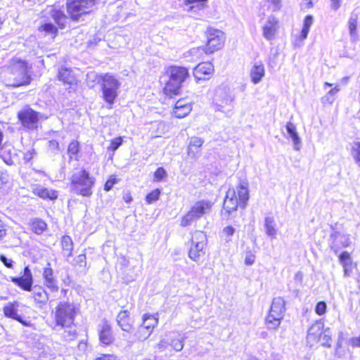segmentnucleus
I'll return each instance as SVG.
<instances>
[{
	"instance_id": "1",
	"label": "nucleus",
	"mask_w": 360,
	"mask_h": 360,
	"mask_svg": "<svg viewBox=\"0 0 360 360\" xmlns=\"http://www.w3.org/2000/svg\"><path fill=\"white\" fill-rule=\"evenodd\" d=\"M95 184V178L90 176L85 169L74 173L71 176V189L77 195L89 197L92 194V187Z\"/></svg>"
},
{
	"instance_id": "2",
	"label": "nucleus",
	"mask_w": 360,
	"mask_h": 360,
	"mask_svg": "<svg viewBox=\"0 0 360 360\" xmlns=\"http://www.w3.org/2000/svg\"><path fill=\"white\" fill-rule=\"evenodd\" d=\"M167 73L169 79L164 88V93L172 97V95L179 94L182 83L188 76V72L186 68L172 66Z\"/></svg>"
},
{
	"instance_id": "3",
	"label": "nucleus",
	"mask_w": 360,
	"mask_h": 360,
	"mask_svg": "<svg viewBox=\"0 0 360 360\" xmlns=\"http://www.w3.org/2000/svg\"><path fill=\"white\" fill-rule=\"evenodd\" d=\"M235 96L229 87L220 86L216 88L213 96V104L216 111L226 113L231 112Z\"/></svg>"
},
{
	"instance_id": "4",
	"label": "nucleus",
	"mask_w": 360,
	"mask_h": 360,
	"mask_svg": "<svg viewBox=\"0 0 360 360\" xmlns=\"http://www.w3.org/2000/svg\"><path fill=\"white\" fill-rule=\"evenodd\" d=\"M77 309L73 303L60 302L54 312L56 323L61 327H70L75 321Z\"/></svg>"
},
{
	"instance_id": "5",
	"label": "nucleus",
	"mask_w": 360,
	"mask_h": 360,
	"mask_svg": "<svg viewBox=\"0 0 360 360\" xmlns=\"http://www.w3.org/2000/svg\"><path fill=\"white\" fill-rule=\"evenodd\" d=\"M213 203L207 200H202L196 202L191 210L181 219L180 225L183 227L190 226L192 222L197 221L204 214L211 211Z\"/></svg>"
},
{
	"instance_id": "6",
	"label": "nucleus",
	"mask_w": 360,
	"mask_h": 360,
	"mask_svg": "<svg viewBox=\"0 0 360 360\" xmlns=\"http://www.w3.org/2000/svg\"><path fill=\"white\" fill-rule=\"evenodd\" d=\"M285 302L283 297L274 298L269 315L266 318V324L268 329L276 330L279 327L285 314Z\"/></svg>"
},
{
	"instance_id": "7",
	"label": "nucleus",
	"mask_w": 360,
	"mask_h": 360,
	"mask_svg": "<svg viewBox=\"0 0 360 360\" xmlns=\"http://www.w3.org/2000/svg\"><path fill=\"white\" fill-rule=\"evenodd\" d=\"M207 44L205 47H198L193 49V52L195 50L202 51L206 54H212L214 52L221 49L224 42V34L219 30L208 28L207 32Z\"/></svg>"
},
{
	"instance_id": "8",
	"label": "nucleus",
	"mask_w": 360,
	"mask_h": 360,
	"mask_svg": "<svg viewBox=\"0 0 360 360\" xmlns=\"http://www.w3.org/2000/svg\"><path fill=\"white\" fill-rule=\"evenodd\" d=\"M101 89L103 99L109 104H112L117 96L120 82L112 75L105 74L101 77Z\"/></svg>"
},
{
	"instance_id": "9",
	"label": "nucleus",
	"mask_w": 360,
	"mask_h": 360,
	"mask_svg": "<svg viewBox=\"0 0 360 360\" xmlns=\"http://www.w3.org/2000/svg\"><path fill=\"white\" fill-rule=\"evenodd\" d=\"M94 5V0H68L67 12L72 20L77 21L83 15L88 13Z\"/></svg>"
},
{
	"instance_id": "10",
	"label": "nucleus",
	"mask_w": 360,
	"mask_h": 360,
	"mask_svg": "<svg viewBox=\"0 0 360 360\" xmlns=\"http://www.w3.org/2000/svg\"><path fill=\"white\" fill-rule=\"evenodd\" d=\"M30 81L31 77L27 74L26 63L23 61H19L15 63L12 68L9 85L13 87H18L29 84Z\"/></svg>"
},
{
	"instance_id": "11",
	"label": "nucleus",
	"mask_w": 360,
	"mask_h": 360,
	"mask_svg": "<svg viewBox=\"0 0 360 360\" xmlns=\"http://www.w3.org/2000/svg\"><path fill=\"white\" fill-rule=\"evenodd\" d=\"M206 234L201 231H195L192 236L191 246L188 252V257L192 260L197 262L200 257L203 256L206 245Z\"/></svg>"
},
{
	"instance_id": "12",
	"label": "nucleus",
	"mask_w": 360,
	"mask_h": 360,
	"mask_svg": "<svg viewBox=\"0 0 360 360\" xmlns=\"http://www.w3.org/2000/svg\"><path fill=\"white\" fill-rule=\"evenodd\" d=\"M18 117L24 127L29 129L37 128L39 112L31 108L27 107L19 111Z\"/></svg>"
},
{
	"instance_id": "13",
	"label": "nucleus",
	"mask_w": 360,
	"mask_h": 360,
	"mask_svg": "<svg viewBox=\"0 0 360 360\" xmlns=\"http://www.w3.org/2000/svg\"><path fill=\"white\" fill-rule=\"evenodd\" d=\"M238 206H239V202L236 196V190L233 188H230L227 191L224 200L223 208L225 212L221 213L222 216L228 219L231 213L237 210Z\"/></svg>"
},
{
	"instance_id": "14",
	"label": "nucleus",
	"mask_w": 360,
	"mask_h": 360,
	"mask_svg": "<svg viewBox=\"0 0 360 360\" xmlns=\"http://www.w3.org/2000/svg\"><path fill=\"white\" fill-rule=\"evenodd\" d=\"M11 281L17 286L25 291L30 292L32 289L33 276L29 266L24 268L23 275L19 277H11Z\"/></svg>"
},
{
	"instance_id": "15",
	"label": "nucleus",
	"mask_w": 360,
	"mask_h": 360,
	"mask_svg": "<svg viewBox=\"0 0 360 360\" xmlns=\"http://www.w3.org/2000/svg\"><path fill=\"white\" fill-rule=\"evenodd\" d=\"M330 248L335 254L340 251L341 248H347L351 244L349 236L338 231L330 235Z\"/></svg>"
},
{
	"instance_id": "16",
	"label": "nucleus",
	"mask_w": 360,
	"mask_h": 360,
	"mask_svg": "<svg viewBox=\"0 0 360 360\" xmlns=\"http://www.w3.org/2000/svg\"><path fill=\"white\" fill-rule=\"evenodd\" d=\"M278 29V20L273 15L268 17L266 21L262 26L263 37L271 41L274 39Z\"/></svg>"
},
{
	"instance_id": "17",
	"label": "nucleus",
	"mask_w": 360,
	"mask_h": 360,
	"mask_svg": "<svg viewBox=\"0 0 360 360\" xmlns=\"http://www.w3.org/2000/svg\"><path fill=\"white\" fill-rule=\"evenodd\" d=\"M324 326V322L322 319L315 321L309 328L307 334V342L311 343L318 342L320 340Z\"/></svg>"
},
{
	"instance_id": "18",
	"label": "nucleus",
	"mask_w": 360,
	"mask_h": 360,
	"mask_svg": "<svg viewBox=\"0 0 360 360\" xmlns=\"http://www.w3.org/2000/svg\"><path fill=\"white\" fill-rule=\"evenodd\" d=\"M20 304L17 301L8 302L3 308L4 314L5 316L13 319L24 326H27L28 323L22 319L21 316L18 314V308Z\"/></svg>"
},
{
	"instance_id": "19",
	"label": "nucleus",
	"mask_w": 360,
	"mask_h": 360,
	"mask_svg": "<svg viewBox=\"0 0 360 360\" xmlns=\"http://www.w3.org/2000/svg\"><path fill=\"white\" fill-rule=\"evenodd\" d=\"M214 72V66L210 62L199 63L193 70V75L197 80L206 79V76L211 75Z\"/></svg>"
},
{
	"instance_id": "20",
	"label": "nucleus",
	"mask_w": 360,
	"mask_h": 360,
	"mask_svg": "<svg viewBox=\"0 0 360 360\" xmlns=\"http://www.w3.org/2000/svg\"><path fill=\"white\" fill-rule=\"evenodd\" d=\"M99 340L100 342L105 345L111 344L113 341V335L110 325L107 321H103L101 324L99 325Z\"/></svg>"
},
{
	"instance_id": "21",
	"label": "nucleus",
	"mask_w": 360,
	"mask_h": 360,
	"mask_svg": "<svg viewBox=\"0 0 360 360\" xmlns=\"http://www.w3.org/2000/svg\"><path fill=\"white\" fill-rule=\"evenodd\" d=\"M265 75L264 65L261 61L254 63L250 69V76L253 84L259 83Z\"/></svg>"
},
{
	"instance_id": "22",
	"label": "nucleus",
	"mask_w": 360,
	"mask_h": 360,
	"mask_svg": "<svg viewBox=\"0 0 360 360\" xmlns=\"http://www.w3.org/2000/svg\"><path fill=\"white\" fill-rule=\"evenodd\" d=\"M236 196L239 202V207L245 208L249 200L248 184L245 181H241L237 187Z\"/></svg>"
},
{
	"instance_id": "23",
	"label": "nucleus",
	"mask_w": 360,
	"mask_h": 360,
	"mask_svg": "<svg viewBox=\"0 0 360 360\" xmlns=\"http://www.w3.org/2000/svg\"><path fill=\"white\" fill-rule=\"evenodd\" d=\"M43 278L44 285L49 288L51 292H57L58 290V285L57 281L53 277V269L50 267H46L43 271Z\"/></svg>"
},
{
	"instance_id": "24",
	"label": "nucleus",
	"mask_w": 360,
	"mask_h": 360,
	"mask_svg": "<svg viewBox=\"0 0 360 360\" xmlns=\"http://www.w3.org/2000/svg\"><path fill=\"white\" fill-rule=\"evenodd\" d=\"M203 143L204 140L200 137H191L190 139L187 150L188 155L191 158H197Z\"/></svg>"
},
{
	"instance_id": "25",
	"label": "nucleus",
	"mask_w": 360,
	"mask_h": 360,
	"mask_svg": "<svg viewBox=\"0 0 360 360\" xmlns=\"http://www.w3.org/2000/svg\"><path fill=\"white\" fill-rule=\"evenodd\" d=\"M191 105L185 99H180L175 103L174 115L178 118L186 117L191 111Z\"/></svg>"
},
{
	"instance_id": "26",
	"label": "nucleus",
	"mask_w": 360,
	"mask_h": 360,
	"mask_svg": "<svg viewBox=\"0 0 360 360\" xmlns=\"http://www.w3.org/2000/svg\"><path fill=\"white\" fill-rule=\"evenodd\" d=\"M32 193L42 199L56 200L58 198V192L55 190L48 189L40 185L33 188Z\"/></svg>"
},
{
	"instance_id": "27",
	"label": "nucleus",
	"mask_w": 360,
	"mask_h": 360,
	"mask_svg": "<svg viewBox=\"0 0 360 360\" xmlns=\"http://www.w3.org/2000/svg\"><path fill=\"white\" fill-rule=\"evenodd\" d=\"M58 79L67 84H74L77 82V79L71 69L68 68H60L58 72Z\"/></svg>"
},
{
	"instance_id": "28",
	"label": "nucleus",
	"mask_w": 360,
	"mask_h": 360,
	"mask_svg": "<svg viewBox=\"0 0 360 360\" xmlns=\"http://www.w3.org/2000/svg\"><path fill=\"white\" fill-rule=\"evenodd\" d=\"M118 326L125 332H131L132 325L129 322V314L127 310L121 311L117 316Z\"/></svg>"
},
{
	"instance_id": "29",
	"label": "nucleus",
	"mask_w": 360,
	"mask_h": 360,
	"mask_svg": "<svg viewBox=\"0 0 360 360\" xmlns=\"http://www.w3.org/2000/svg\"><path fill=\"white\" fill-rule=\"evenodd\" d=\"M286 130L293 142L294 149L295 150H300L301 148V139L297 134L295 124L291 122H288L286 124Z\"/></svg>"
},
{
	"instance_id": "30",
	"label": "nucleus",
	"mask_w": 360,
	"mask_h": 360,
	"mask_svg": "<svg viewBox=\"0 0 360 360\" xmlns=\"http://www.w3.org/2000/svg\"><path fill=\"white\" fill-rule=\"evenodd\" d=\"M32 290L33 291V297L37 302L42 304L47 302L49 300V295L42 287L35 285Z\"/></svg>"
},
{
	"instance_id": "31",
	"label": "nucleus",
	"mask_w": 360,
	"mask_h": 360,
	"mask_svg": "<svg viewBox=\"0 0 360 360\" xmlns=\"http://www.w3.org/2000/svg\"><path fill=\"white\" fill-rule=\"evenodd\" d=\"M264 228L267 236L272 238H275L277 231L276 229L275 219L273 217L266 216L264 218Z\"/></svg>"
},
{
	"instance_id": "32",
	"label": "nucleus",
	"mask_w": 360,
	"mask_h": 360,
	"mask_svg": "<svg viewBox=\"0 0 360 360\" xmlns=\"http://www.w3.org/2000/svg\"><path fill=\"white\" fill-rule=\"evenodd\" d=\"M61 245L64 255L67 257H71L73 250V242L70 236H64L61 239Z\"/></svg>"
},
{
	"instance_id": "33",
	"label": "nucleus",
	"mask_w": 360,
	"mask_h": 360,
	"mask_svg": "<svg viewBox=\"0 0 360 360\" xmlns=\"http://www.w3.org/2000/svg\"><path fill=\"white\" fill-rule=\"evenodd\" d=\"M80 150V145L77 141H71L68 147V154L69 159L77 160V154Z\"/></svg>"
},
{
	"instance_id": "34",
	"label": "nucleus",
	"mask_w": 360,
	"mask_h": 360,
	"mask_svg": "<svg viewBox=\"0 0 360 360\" xmlns=\"http://www.w3.org/2000/svg\"><path fill=\"white\" fill-rule=\"evenodd\" d=\"M38 30L44 32L45 34L51 35L52 38H55L58 33L57 27L51 22H46L39 27Z\"/></svg>"
},
{
	"instance_id": "35",
	"label": "nucleus",
	"mask_w": 360,
	"mask_h": 360,
	"mask_svg": "<svg viewBox=\"0 0 360 360\" xmlns=\"http://www.w3.org/2000/svg\"><path fill=\"white\" fill-rule=\"evenodd\" d=\"M158 319L153 315L150 314H144L143 316V323L142 326H144L150 332H153L155 326L158 325Z\"/></svg>"
},
{
	"instance_id": "36",
	"label": "nucleus",
	"mask_w": 360,
	"mask_h": 360,
	"mask_svg": "<svg viewBox=\"0 0 360 360\" xmlns=\"http://www.w3.org/2000/svg\"><path fill=\"white\" fill-rule=\"evenodd\" d=\"M349 34L352 41L357 39L356 27H357V15L352 14L348 22Z\"/></svg>"
},
{
	"instance_id": "37",
	"label": "nucleus",
	"mask_w": 360,
	"mask_h": 360,
	"mask_svg": "<svg viewBox=\"0 0 360 360\" xmlns=\"http://www.w3.org/2000/svg\"><path fill=\"white\" fill-rule=\"evenodd\" d=\"M32 231L36 234L40 235L44 233V231L47 228L46 223L39 219H34L31 224Z\"/></svg>"
},
{
	"instance_id": "38",
	"label": "nucleus",
	"mask_w": 360,
	"mask_h": 360,
	"mask_svg": "<svg viewBox=\"0 0 360 360\" xmlns=\"http://www.w3.org/2000/svg\"><path fill=\"white\" fill-rule=\"evenodd\" d=\"M52 18L54 19L56 23L61 28L65 27L67 16L60 11H53L51 13Z\"/></svg>"
},
{
	"instance_id": "39",
	"label": "nucleus",
	"mask_w": 360,
	"mask_h": 360,
	"mask_svg": "<svg viewBox=\"0 0 360 360\" xmlns=\"http://www.w3.org/2000/svg\"><path fill=\"white\" fill-rule=\"evenodd\" d=\"M313 17L307 15L304 20L303 27L301 31L300 39L304 40L307 37L311 26L313 24Z\"/></svg>"
},
{
	"instance_id": "40",
	"label": "nucleus",
	"mask_w": 360,
	"mask_h": 360,
	"mask_svg": "<svg viewBox=\"0 0 360 360\" xmlns=\"http://www.w3.org/2000/svg\"><path fill=\"white\" fill-rule=\"evenodd\" d=\"M331 336L332 332L330 329L329 328H326L323 330L319 342H320L323 346L330 347L331 346L332 341Z\"/></svg>"
},
{
	"instance_id": "41",
	"label": "nucleus",
	"mask_w": 360,
	"mask_h": 360,
	"mask_svg": "<svg viewBox=\"0 0 360 360\" xmlns=\"http://www.w3.org/2000/svg\"><path fill=\"white\" fill-rule=\"evenodd\" d=\"M152 333L148 328L144 327V326L141 325L136 332L134 334V337L139 341H143L146 340Z\"/></svg>"
},
{
	"instance_id": "42",
	"label": "nucleus",
	"mask_w": 360,
	"mask_h": 360,
	"mask_svg": "<svg viewBox=\"0 0 360 360\" xmlns=\"http://www.w3.org/2000/svg\"><path fill=\"white\" fill-rule=\"evenodd\" d=\"M184 338L183 337H180V335H178L176 337L175 336V338L171 340L170 345L174 350L179 352L184 348Z\"/></svg>"
},
{
	"instance_id": "43",
	"label": "nucleus",
	"mask_w": 360,
	"mask_h": 360,
	"mask_svg": "<svg viewBox=\"0 0 360 360\" xmlns=\"http://www.w3.org/2000/svg\"><path fill=\"white\" fill-rule=\"evenodd\" d=\"M160 193L161 191L158 188L152 191L146 195V200L147 203L151 204L153 202L158 200L159 199Z\"/></svg>"
},
{
	"instance_id": "44",
	"label": "nucleus",
	"mask_w": 360,
	"mask_h": 360,
	"mask_svg": "<svg viewBox=\"0 0 360 360\" xmlns=\"http://www.w3.org/2000/svg\"><path fill=\"white\" fill-rule=\"evenodd\" d=\"M167 174L165 169L163 167H160L154 173V181H161L164 178L167 176Z\"/></svg>"
},
{
	"instance_id": "45",
	"label": "nucleus",
	"mask_w": 360,
	"mask_h": 360,
	"mask_svg": "<svg viewBox=\"0 0 360 360\" xmlns=\"http://www.w3.org/2000/svg\"><path fill=\"white\" fill-rule=\"evenodd\" d=\"M327 309V304L324 301L319 302L315 307V312L319 316H322L326 314Z\"/></svg>"
},
{
	"instance_id": "46",
	"label": "nucleus",
	"mask_w": 360,
	"mask_h": 360,
	"mask_svg": "<svg viewBox=\"0 0 360 360\" xmlns=\"http://www.w3.org/2000/svg\"><path fill=\"white\" fill-rule=\"evenodd\" d=\"M122 138L120 136L113 139L111 140L108 150L115 151L122 144Z\"/></svg>"
},
{
	"instance_id": "47",
	"label": "nucleus",
	"mask_w": 360,
	"mask_h": 360,
	"mask_svg": "<svg viewBox=\"0 0 360 360\" xmlns=\"http://www.w3.org/2000/svg\"><path fill=\"white\" fill-rule=\"evenodd\" d=\"M48 148L53 154L58 153L60 150V146L57 141L51 140L48 142Z\"/></svg>"
},
{
	"instance_id": "48",
	"label": "nucleus",
	"mask_w": 360,
	"mask_h": 360,
	"mask_svg": "<svg viewBox=\"0 0 360 360\" xmlns=\"http://www.w3.org/2000/svg\"><path fill=\"white\" fill-rule=\"evenodd\" d=\"M207 0H186V2L191 4V3H198L196 6H191L190 7V11H193V10H202L205 7V2Z\"/></svg>"
},
{
	"instance_id": "49",
	"label": "nucleus",
	"mask_w": 360,
	"mask_h": 360,
	"mask_svg": "<svg viewBox=\"0 0 360 360\" xmlns=\"http://www.w3.org/2000/svg\"><path fill=\"white\" fill-rule=\"evenodd\" d=\"M352 155L356 161L360 162V143H354L353 145Z\"/></svg>"
},
{
	"instance_id": "50",
	"label": "nucleus",
	"mask_w": 360,
	"mask_h": 360,
	"mask_svg": "<svg viewBox=\"0 0 360 360\" xmlns=\"http://www.w3.org/2000/svg\"><path fill=\"white\" fill-rule=\"evenodd\" d=\"M267 2L270 4L272 11H278L281 8V0H267Z\"/></svg>"
},
{
	"instance_id": "51",
	"label": "nucleus",
	"mask_w": 360,
	"mask_h": 360,
	"mask_svg": "<svg viewBox=\"0 0 360 360\" xmlns=\"http://www.w3.org/2000/svg\"><path fill=\"white\" fill-rule=\"evenodd\" d=\"M75 263L79 267H85L86 266V258L84 254H81L75 259Z\"/></svg>"
},
{
	"instance_id": "52",
	"label": "nucleus",
	"mask_w": 360,
	"mask_h": 360,
	"mask_svg": "<svg viewBox=\"0 0 360 360\" xmlns=\"http://www.w3.org/2000/svg\"><path fill=\"white\" fill-rule=\"evenodd\" d=\"M117 182L116 178L110 177L104 185V190L109 191L113 187V186Z\"/></svg>"
},
{
	"instance_id": "53",
	"label": "nucleus",
	"mask_w": 360,
	"mask_h": 360,
	"mask_svg": "<svg viewBox=\"0 0 360 360\" xmlns=\"http://www.w3.org/2000/svg\"><path fill=\"white\" fill-rule=\"evenodd\" d=\"M0 261L8 268H13V261L12 259H8L5 255H0Z\"/></svg>"
},
{
	"instance_id": "54",
	"label": "nucleus",
	"mask_w": 360,
	"mask_h": 360,
	"mask_svg": "<svg viewBox=\"0 0 360 360\" xmlns=\"http://www.w3.org/2000/svg\"><path fill=\"white\" fill-rule=\"evenodd\" d=\"M255 260V255L251 252H248L245 258V264L246 265H252Z\"/></svg>"
},
{
	"instance_id": "55",
	"label": "nucleus",
	"mask_w": 360,
	"mask_h": 360,
	"mask_svg": "<svg viewBox=\"0 0 360 360\" xmlns=\"http://www.w3.org/2000/svg\"><path fill=\"white\" fill-rule=\"evenodd\" d=\"M330 8L333 11H338L342 4V0H330Z\"/></svg>"
},
{
	"instance_id": "56",
	"label": "nucleus",
	"mask_w": 360,
	"mask_h": 360,
	"mask_svg": "<svg viewBox=\"0 0 360 360\" xmlns=\"http://www.w3.org/2000/svg\"><path fill=\"white\" fill-rule=\"evenodd\" d=\"M234 232L235 229L231 226H226L223 229V233L227 236H232Z\"/></svg>"
},
{
	"instance_id": "57",
	"label": "nucleus",
	"mask_w": 360,
	"mask_h": 360,
	"mask_svg": "<svg viewBox=\"0 0 360 360\" xmlns=\"http://www.w3.org/2000/svg\"><path fill=\"white\" fill-rule=\"evenodd\" d=\"M95 360H117V356L113 354H102Z\"/></svg>"
},
{
	"instance_id": "58",
	"label": "nucleus",
	"mask_w": 360,
	"mask_h": 360,
	"mask_svg": "<svg viewBox=\"0 0 360 360\" xmlns=\"http://www.w3.org/2000/svg\"><path fill=\"white\" fill-rule=\"evenodd\" d=\"M352 257L350 256V254L346 251H344L342 252L340 255H339V261L340 262H344L345 260H347V259H350Z\"/></svg>"
},
{
	"instance_id": "59",
	"label": "nucleus",
	"mask_w": 360,
	"mask_h": 360,
	"mask_svg": "<svg viewBox=\"0 0 360 360\" xmlns=\"http://www.w3.org/2000/svg\"><path fill=\"white\" fill-rule=\"evenodd\" d=\"M350 344L352 347H360V335L359 337L352 338L350 340Z\"/></svg>"
},
{
	"instance_id": "60",
	"label": "nucleus",
	"mask_w": 360,
	"mask_h": 360,
	"mask_svg": "<svg viewBox=\"0 0 360 360\" xmlns=\"http://www.w3.org/2000/svg\"><path fill=\"white\" fill-rule=\"evenodd\" d=\"M312 0H303L302 6L303 8L309 9L312 7Z\"/></svg>"
},
{
	"instance_id": "61",
	"label": "nucleus",
	"mask_w": 360,
	"mask_h": 360,
	"mask_svg": "<svg viewBox=\"0 0 360 360\" xmlns=\"http://www.w3.org/2000/svg\"><path fill=\"white\" fill-rule=\"evenodd\" d=\"M6 234V229H5L4 224L0 220V238L4 237Z\"/></svg>"
},
{
	"instance_id": "62",
	"label": "nucleus",
	"mask_w": 360,
	"mask_h": 360,
	"mask_svg": "<svg viewBox=\"0 0 360 360\" xmlns=\"http://www.w3.org/2000/svg\"><path fill=\"white\" fill-rule=\"evenodd\" d=\"M344 271V276L345 277H349L352 274V266H347V268H343Z\"/></svg>"
},
{
	"instance_id": "63",
	"label": "nucleus",
	"mask_w": 360,
	"mask_h": 360,
	"mask_svg": "<svg viewBox=\"0 0 360 360\" xmlns=\"http://www.w3.org/2000/svg\"><path fill=\"white\" fill-rule=\"evenodd\" d=\"M322 100H323V103H332L334 101L335 98L331 96L326 95V96H324L322 98Z\"/></svg>"
},
{
	"instance_id": "64",
	"label": "nucleus",
	"mask_w": 360,
	"mask_h": 360,
	"mask_svg": "<svg viewBox=\"0 0 360 360\" xmlns=\"http://www.w3.org/2000/svg\"><path fill=\"white\" fill-rule=\"evenodd\" d=\"M340 264H342L343 268H347V266H352V258L350 259L345 260L344 262H340Z\"/></svg>"
}]
</instances>
